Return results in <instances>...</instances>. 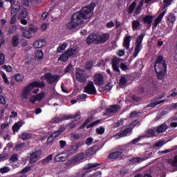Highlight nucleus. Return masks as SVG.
Wrapping results in <instances>:
<instances>
[{"mask_svg":"<svg viewBox=\"0 0 177 177\" xmlns=\"http://www.w3.org/2000/svg\"><path fill=\"white\" fill-rule=\"evenodd\" d=\"M95 8H96V3H91L90 5L82 8L80 11L75 12L71 17V21L68 24V28L70 30H74V28L80 26L84 20L91 19L93 15Z\"/></svg>","mask_w":177,"mask_h":177,"instance_id":"nucleus-1","label":"nucleus"},{"mask_svg":"<svg viewBox=\"0 0 177 177\" xmlns=\"http://www.w3.org/2000/svg\"><path fill=\"white\" fill-rule=\"evenodd\" d=\"M155 71L157 74L158 80L164 79L167 74V63L162 58V55H159L155 63Z\"/></svg>","mask_w":177,"mask_h":177,"instance_id":"nucleus-2","label":"nucleus"},{"mask_svg":"<svg viewBox=\"0 0 177 177\" xmlns=\"http://www.w3.org/2000/svg\"><path fill=\"white\" fill-rule=\"evenodd\" d=\"M34 88H45V83L35 81L24 87L22 90L23 99H27L30 95H31V92H32V89H34Z\"/></svg>","mask_w":177,"mask_h":177,"instance_id":"nucleus-3","label":"nucleus"},{"mask_svg":"<svg viewBox=\"0 0 177 177\" xmlns=\"http://www.w3.org/2000/svg\"><path fill=\"white\" fill-rule=\"evenodd\" d=\"M42 78H45L46 82L50 85H55V84H57V82L59 80H60V75L46 73L44 74V77H42Z\"/></svg>","mask_w":177,"mask_h":177,"instance_id":"nucleus-4","label":"nucleus"},{"mask_svg":"<svg viewBox=\"0 0 177 177\" xmlns=\"http://www.w3.org/2000/svg\"><path fill=\"white\" fill-rule=\"evenodd\" d=\"M143 38H145V35L143 34L140 35L137 37L136 47L133 53V57H138V55H139V53L142 50V48H143V46H142V43L143 42Z\"/></svg>","mask_w":177,"mask_h":177,"instance_id":"nucleus-5","label":"nucleus"},{"mask_svg":"<svg viewBox=\"0 0 177 177\" xmlns=\"http://www.w3.org/2000/svg\"><path fill=\"white\" fill-rule=\"evenodd\" d=\"M75 77L77 81L79 82H86V78H88V75H86V71L83 69L76 68Z\"/></svg>","mask_w":177,"mask_h":177,"instance_id":"nucleus-6","label":"nucleus"},{"mask_svg":"<svg viewBox=\"0 0 177 177\" xmlns=\"http://www.w3.org/2000/svg\"><path fill=\"white\" fill-rule=\"evenodd\" d=\"M65 131H66V127H64V126H61L57 131L53 132L48 138L47 141H46L47 145H50V143H52L53 142V140H55V139H56V138H57V136L62 135V133H63V132Z\"/></svg>","mask_w":177,"mask_h":177,"instance_id":"nucleus-7","label":"nucleus"},{"mask_svg":"<svg viewBox=\"0 0 177 177\" xmlns=\"http://www.w3.org/2000/svg\"><path fill=\"white\" fill-rule=\"evenodd\" d=\"M84 93H87L88 95H96V88L95 87L93 82H88L86 86L84 88Z\"/></svg>","mask_w":177,"mask_h":177,"instance_id":"nucleus-8","label":"nucleus"},{"mask_svg":"<svg viewBox=\"0 0 177 177\" xmlns=\"http://www.w3.org/2000/svg\"><path fill=\"white\" fill-rule=\"evenodd\" d=\"M81 115V112H77L74 115H64L63 117H57L53 120V122H55L57 124L58 122H62V121H64V120H70V118H77V117H80Z\"/></svg>","mask_w":177,"mask_h":177,"instance_id":"nucleus-9","label":"nucleus"},{"mask_svg":"<svg viewBox=\"0 0 177 177\" xmlns=\"http://www.w3.org/2000/svg\"><path fill=\"white\" fill-rule=\"evenodd\" d=\"M110 38V33L106 32L102 35H97V40L95 45H99L100 44H106L109 39Z\"/></svg>","mask_w":177,"mask_h":177,"instance_id":"nucleus-10","label":"nucleus"},{"mask_svg":"<svg viewBox=\"0 0 177 177\" xmlns=\"http://www.w3.org/2000/svg\"><path fill=\"white\" fill-rule=\"evenodd\" d=\"M41 154H42V152L39 149L37 151H35V152H32L30 154V158L29 160L30 164H35V162L38 161V159L39 158V157H41Z\"/></svg>","mask_w":177,"mask_h":177,"instance_id":"nucleus-11","label":"nucleus"},{"mask_svg":"<svg viewBox=\"0 0 177 177\" xmlns=\"http://www.w3.org/2000/svg\"><path fill=\"white\" fill-rule=\"evenodd\" d=\"M44 97H45V93L42 92L36 95H32L29 98V102L32 103V104H35V102H41Z\"/></svg>","mask_w":177,"mask_h":177,"instance_id":"nucleus-12","label":"nucleus"},{"mask_svg":"<svg viewBox=\"0 0 177 177\" xmlns=\"http://www.w3.org/2000/svg\"><path fill=\"white\" fill-rule=\"evenodd\" d=\"M120 105L114 104L110 106V107H107L106 109V112L104 113V115H109V114H114V113H117L118 110H120Z\"/></svg>","mask_w":177,"mask_h":177,"instance_id":"nucleus-13","label":"nucleus"},{"mask_svg":"<svg viewBox=\"0 0 177 177\" xmlns=\"http://www.w3.org/2000/svg\"><path fill=\"white\" fill-rule=\"evenodd\" d=\"M94 82L95 85L100 86L104 84V79L103 75L98 73L94 75Z\"/></svg>","mask_w":177,"mask_h":177,"instance_id":"nucleus-14","label":"nucleus"},{"mask_svg":"<svg viewBox=\"0 0 177 177\" xmlns=\"http://www.w3.org/2000/svg\"><path fill=\"white\" fill-rule=\"evenodd\" d=\"M109 158L111 160H124L125 159V156H122L121 153L118 152V151H116L109 153Z\"/></svg>","mask_w":177,"mask_h":177,"instance_id":"nucleus-15","label":"nucleus"},{"mask_svg":"<svg viewBox=\"0 0 177 177\" xmlns=\"http://www.w3.org/2000/svg\"><path fill=\"white\" fill-rule=\"evenodd\" d=\"M97 39V35L91 33L86 39V42L87 45H91V44H93V42L94 44H96Z\"/></svg>","mask_w":177,"mask_h":177,"instance_id":"nucleus-16","label":"nucleus"},{"mask_svg":"<svg viewBox=\"0 0 177 177\" xmlns=\"http://www.w3.org/2000/svg\"><path fill=\"white\" fill-rule=\"evenodd\" d=\"M20 10V3L19 1H14L11 5V15H17Z\"/></svg>","mask_w":177,"mask_h":177,"instance_id":"nucleus-17","label":"nucleus"},{"mask_svg":"<svg viewBox=\"0 0 177 177\" xmlns=\"http://www.w3.org/2000/svg\"><path fill=\"white\" fill-rule=\"evenodd\" d=\"M125 127H123L122 128V130L120 133H118L116 136H118V138H124L125 136H127L129 133H131L132 132V129L131 128H127L124 129Z\"/></svg>","mask_w":177,"mask_h":177,"instance_id":"nucleus-18","label":"nucleus"},{"mask_svg":"<svg viewBox=\"0 0 177 177\" xmlns=\"http://www.w3.org/2000/svg\"><path fill=\"white\" fill-rule=\"evenodd\" d=\"M142 21L145 24L148 25V27H151V24L153 23V16L146 15L142 17Z\"/></svg>","mask_w":177,"mask_h":177,"instance_id":"nucleus-19","label":"nucleus"},{"mask_svg":"<svg viewBox=\"0 0 177 177\" xmlns=\"http://www.w3.org/2000/svg\"><path fill=\"white\" fill-rule=\"evenodd\" d=\"M78 151V147L75 145V142L72 143L70 149L67 150L68 154L72 156V154H75Z\"/></svg>","mask_w":177,"mask_h":177,"instance_id":"nucleus-20","label":"nucleus"},{"mask_svg":"<svg viewBox=\"0 0 177 177\" xmlns=\"http://www.w3.org/2000/svg\"><path fill=\"white\" fill-rule=\"evenodd\" d=\"M165 13H167V10H164L162 12L158 17H157L155 19L153 27H157L159 23H161V20H162L164 16H165Z\"/></svg>","mask_w":177,"mask_h":177,"instance_id":"nucleus-21","label":"nucleus"},{"mask_svg":"<svg viewBox=\"0 0 177 177\" xmlns=\"http://www.w3.org/2000/svg\"><path fill=\"white\" fill-rule=\"evenodd\" d=\"M12 46L13 48H17L19 46V44L20 43V37L19 35H15L11 40Z\"/></svg>","mask_w":177,"mask_h":177,"instance_id":"nucleus-22","label":"nucleus"},{"mask_svg":"<svg viewBox=\"0 0 177 177\" xmlns=\"http://www.w3.org/2000/svg\"><path fill=\"white\" fill-rule=\"evenodd\" d=\"M156 136V131L153 129H149L147 130L144 134H142V138H153Z\"/></svg>","mask_w":177,"mask_h":177,"instance_id":"nucleus-23","label":"nucleus"},{"mask_svg":"<svg viewBox=\"0 0 177 177\" xmlns=\"http://www.w3.org/2000/svg\"><path fill=\"white\" fill-rule=\"evenodd\" d=\"M46 43H45V39H39L37 40L36 41H35V43L33 44V46L34 48H44V46H45Z\"/></svg>","mask_w":177,"mask_h":177,"instance_id":"nucleus-24","label":"nucleus"},{"mask_svg":"<svg viewBox=\"0 0 177 177\" xmlns=\"http://www.w3.org/2000/svg\"><path fill=\"white\" fill-rule=\"evenodd\" d=\"M119 63L120 62L116 59H112V68L113 71H115L116 73H120V67L118 66Z\"/></svg>","mask_w":177,"mask_h":177,"instance_id":"nucleus-25","label":"nucleus"},{"mask_svg":"<svg viewBox=\"0 0 177 177\" xmlns=\"http://www.w3.org/2000/svg\"><path fill=\"white\" fill-rule=\"evenodd\" d=\"M21 140L26 142V140H28L30 139H32V134L30 133L24 132L21 136Z\"/></svg>","mask_w":177,"mask_h":177,"instance_id":"nucleus-26","label":"nucleus"},{"mask_svg":"<svg viewBox=\"0 0 177 177\" xmlns=\"http://www.w3.org/2000/svg\"><path fill=\"white\" fill-rule=\"evenodd\" d=\"M92 121H93V116H89L84 122L83 124L79 127V129H84V128H85V127H86V125H88V124H91V122H92Z\"/></svg>","mask_w":177,"mask_h":177,"instance_id":"nucleus-27","label":"nucleus"},{"mask_svg":"<svg viewBox=\"0 0 177 177\" xmlns=\"http://www.w3.org/2000/svg\"><path fill=\"white\" fill-rule=\"evenodd\" d=\"M131 45V36L129 35L124 37L123 41V46L126 49H129V46Z\"/></svg>","mask_w":177,"mask_h":177,"instance_id":"nucleus-28","label":"nucleus"},{"mask_svg":"<svg viewBox=\"0 0 177 177\" xmlns=\"http://www.w3.org/2000/svg\"><path fill=\"white\" fill-rule=\"evenodd\" d=\"M168 129V125L167 124L163 123L158 127L157 132L158 133H162V132H165Z\"/></svg>","mask_w":177,"mask_h":177,"instance_id":"nucleus-29","label":"nucleus"},{"mask_svg":"<svg viewBox=\"0 0 177 177\" xmlns=\"http://www.w3.org/2000/svg\"><path fill=\"white\" fill-rule=\"evenodd\" d=\"M82 160H85V154L82 152L77 153L74 158L75 162H80V161H82Z\"/></svg>","mask_w":177,"mask_h":177,"instance_id":"nucleus-30","label":"nucleus"},{"mask_svg":"<svg viewBox=\"0 0 177 177\" xmlns=\"http://www.w3.org/2000/svg\"><path fill=\"white\" fill-rule=\"evenodd\" d=\"M28 15V12H27V10L26 8L21 9L19 10V14L18 15V19H26Z\"/></svg>","mask_w":177,"mask_h":177,"instance_id":"nucleus-31","label":"nucleus"},{"mask_svg":"<svg viewBox=\"0 0 177 177\" xmlns=\"http://www.w3.org/2000/svg\"><path fill=\"white\" fill-rule=\"evenodd\" d=\"M22 127H23V122L20 121L15 122V124L12 126L13 132H19V131H20V128Z\"/></svg>","mask_w":177,"mask_h":177,"instance_id":"nucleus-32","label":"nucleus"},{"mask_svg":"<svg viewBox=\"0 0 177 177\" xmlns=\"http://www.w3.org/2000/svg\"><path fill=\"white\" fill-rule=\"evenodd\" d=\"M65 53L69 56V57H71V56H74V55H77V48L73 47V48H68V50H66Z\"/></svg>","mask_w":177,"mask_h":177,"instance_id":"nucleus-33","label":"nucleus"},{"mask_svg":"<svg viewBox=\"0 0 177 177\" xmlns=\"http://www.w3.org/2000/svg\"><path fill=\"white\" fill-rule=\"evenodd\" d=\"M54 160H55V161H56V162H60V161L62 162H64V161H66V160H67V158H66L64 156H62V153H59L55 156Z\"/></svg>","mask_w":177,"mask_h":177,"instance_id":"nucleus-34","label":"nucleus"},{"mask_svg":"<svg viewBox=\"0 0 177 177\" xmlns=\"http://www.w3.org/2000/svg\"><path fill=\"white\" fill-rule=\"evenodd\" d=\"M167 20L168 24H174V23L176 21V17H175V15L174 14L171 13L167 16Z\"/></svg>","mask_w":177,"mask_h":177,"instance_id":"nucleus-35","label":"nucleus"},{"mask_svg":"<svg viewBox=\"0 0 177 177\" xmlns=\"http://www.w3.org/2000/svg\"><path fill=\"white\" fill-rule=\"evenodd\" d=\"M119 153H121V156H125L124 154H127V153H128V148L127 147V146L124 145H122L118 147V151Z\"/></svg>","mask_w":177,"mask_h":177,"instance_id":"nucleus-36","label":"nucleus"},{"mask_svg":"<svg viewBox=\"0 0 177 177\" xmlns=\"http://www.w3.org/2000/svg\"><path fill=\"white\" fill-rule=\"evenodd\" d=\"M67 46H68V44L66 42L63 43L62 44H60L57 48V52L58 53H62V52L66 50V48H67Z\"/></svg>","mask_w":177,"mask_h":177,"instance_id":"nucleus-37","label":"nucleus"},{"mask_svg":"<svg viewBox=\"0 0 177 177\" xmlns=\"http://www.w3.org/2000/svg\"><path fill=\"white\" fill-rule=\"evenodd\" d=\"M99 165H100V163H88L87 165H86L84 167V169L85 171H86L88 169H92V168H96V167H99Z\"/></svg>","mask_w":177,"mask_h":177,"instance_id":"nucleus-38","label":"nucleus"},{"mask_svg":"<svg viewBox=\"0 0 177 177\" xmlns=\"http://www.w3.org/2000/svg\"><path fill=\"white\" fill-rule=\"evenodd\" d=\"M136 8V1H133L127 10L128 15H132L133 13V10H135Z\"/></svg>","mask_w":177,"mask_h":177,"instance_id":"nucleus-39","label":"nucleus"},{"mask_svg":"<svg viewBox=\"0 0 177 177\" xmlns=\"http://www.w3.org/2000/svg\"><path fill=\"white\" fill-rule=\"evenodd\" d=\"M142 6H143V2L141 1L136 7L135 11H134V15H140L142 13Z\"/></svg>","mask_w":177,"mask_h":177,"instance_id":"nucleus-40","label":"nucleus"},{"mask_svg":"<svg viewBox=\"0 0 177 177\" xmlns=\"http://www.w3.org/2000/svg\"><path fill=\"white\" fill-rule=\"evenodd\" d=\"M139 27H140V21L138 20H134L132 21V29L133 31H136Z\"/></svg>","mask_w":177,"mask_h":177,"instance_id":"nucleus-41","label":"nucleus"},{"mask_svg":"<svg viewBox=\"0 0 177 177\" xmlns=\"http://www.w3.org/2000/svg\"><path fill=\"white\" fill-rule=\"evenodd\" d=\"M70 59V57L65 52L64 54L61 55V56L58 58L59 62H67Z\"/></svg>","mask_w":177,"mask_h":177,"instance_id":"nucleus-42","label":"nucleus"},{"mask_svg":"<svg viewBox=\"0 0 177 177\" xmlns=\"http://www.w3.org/2000/svg\"><path fill=\"white\" fill-rule=\"evenodd\" d=\"M14 78L17 82H21L23 80H24V75L20 74V73H17L14 75Z\"/></svg>","mask_w":177,"mask_h":177,"instance_id":"nucleus-43","label":"nucleus"},{"mask_svg":"<svg viewBox=\"0 0 177 177\" xmlns=\"http://www.w3.org/2000/svg\"><path fill=\"white\" fill-rule=\"evenodd\" d=\"M86 154V156H88V157L91 156H94V154H96V151L95 150L93 147H91L87 149Z\"/></svg>","mask_w":177,"mask_h":177,"instance_id":"nucleus-44","label":"nucleus"},{"mask_svg":"<svg viewBox=\"0 0 177 177\" xmlns=\"http://www.w3.org/2000/svg\"><path fill=\"white\" fill-rule=\"evenodd\" d=\"M140 161H142V158L140 157H135L129 160V162H131V164H132L133 165L140 162Z\"/></svg>","mask_w":177,"mask_h":177,"instance_id":"nucleus-45","label":"nucleus"},{"mask_svg":"<svg viewBox=\"0 0 177 177\" xmlns=\"http://www.w3.org/2000/svg\"><path fill=\"white\" fill-rule=\"evenodd\" d=\"M102 122V120H97L93 122H91L90 124H88L86 126V129H89V128H93V127H95V125H99Z\"/></svg>","mask_w":177,"mask_h":177,"instance_id":"nucleus-46","label":"nucleus"},{"mask_svg":"<svg viewBox=\"0 0 177 177\" xmlns=\"http://www.w3.org/2000/svg\"><path fill=\"white\" fill-rule=\"evenodd\" d=\"M35 57L37 59H39V60H41L44 58V52H42V50H38L35 54Z\"/></svg>","mask_w":177,"mask_h":177,"instance_id":"nucleus-47","label":"nucleus"},{"mask_svg":"<svg viewBox=\"0 0 177 177\" xmlns=\"http://www.w3.org/2000/svg\"><path fill=\"white\" fill-rule=\"evenodd\" d=\"M10 161H11V162H17V161H19V155H17V153H13L10 158Z\"/></svg>","mask_w":177,"mask_h":177,"instance_id":"nucleus-48","label":"nucleus"},{"mask_svg":"<svg viewBox=\"0 0 177 177\" xmlns=\"http://www.w3.org/2000/svg\"><path fill=\"white\" fill-rule=\"evenodd\" d=\"M77 126V121L73 120L70 123L66 125V128H68L69 129H74V127Z\"/></svg>","mask_w":177,"mask_h":177,"instance_id":"nucleus-49","label":"nucleus"},{"mask_svg":"<svg viewBox=\"0 0 177 177\" xmlns=\"http://www.w3.org/2000/svg\"><path fill=\"white\" fill-rule=\"evenodd\" d=\"M53 158V156L52 154L49 155L48 156H47L46 158H45L41 160L42 164L44 165L48 164L49 161H51Z\"/></svg>","mask_w":177,"mask_h":177,"instance_id":"nucleus-50","label":"nucleus"},{"mask_svg":"<svg viewBox=\"0 0 177 177\" xmlns=\"http://www.w3.org/2000/svg\"><path fill=\"white\" fill-rule=\"evenodd\" d=\"M23 37H24V38H32V35L31 34V32H30V30H24L23 32Z\"/></svg>","mask_w":177,"mask_h":177,"instance_id":"nucleus-51","label":"nucleus"},{"mask_svg":"<svg viewBox=\"0 0 177 177\" xmlns=\"http://www.w3.org/2000/svg\"><path fill=\"white\" fill-rule=\"evenodd\" d=\"M73 68H74V66H73V64H69L65 68L64 73L67 74V73H71L73 71Z\"/></svg>","mask_w":177,"mask_h":177,"instance_id":"nucleus-52","label":"nucleus"},{"mask_svg":"<svg viewBox=\"0 0 177 177\" xmlns=\"http://www.w3.org/2000/svg\"><path fill=\"white\" fill-rule=\"evenodd\" d=\"M105 129L103 127H100V128H97L95 129L96 133H97L98 135H103V133H104L105 131Z\"/></svg>","mask_w":177,"mask_h":177,"instance_id":"nucleus-53","label":"nucleus"},{"mask_svg":"<svg viewBox=\"0 0 177 177\" xmlns=\"http://www.w3.org/2000/svg\"><path fill=\"white\" fill-rule=\"evenodd\" d=\"M17 30V25H12V27H10L8 30V33L10 35L13 34L15 31Z\"/></svg>","mask_w":177,"mask_h":177,"instance_id":"nucleus-54","label":"nucleus"},{"mask_svg":"<svg viewBox=\"0 0 177 177\" xmlns=\"http://www.w3.org/2000/svg\"><path fill=\"white\" fill-rule=\"evenodd\" d=\"M92 67H93V63L91 61H88L86 64H85V68L86 70H91Z\"/></svg>","mask_w":177,"mask_h":177,"instance_id":"nucleus-55","label":"nucleus"},{"mask_svg":"<svg viewBox=\"0 0 177 177\" xmlns=\"http://www.w3.org/2000/svg\"><path fill=\"white\" fill-rule=\"evenodd\" d=\"M127 82H128V80H127V78L125 77H122L120 79V84L122 86H124V85H126Z\"/></svg>","mask_w":177,"mask_h":177,"instance_id":"nucleus-56","label":"nucleus"},{"mask_svg":"<svg viewBox=\"0 0 177 177\" xmlns=\"http://www.w3.org/2000/svg\"><path fill=\"white\" fill-rule=\"evenodd\" d=\"M94 150L95 151L96 153H97V151H99V150H101L102 147H103V145L100 143H98L95 145H94L93 147Z\"/></svg>","mask_w":177,"mask_h":177,"instance_id":"nucleus-57","label":"nucleus"},{"mask_svg":"<svg viewBox=\"0 0 177 177\" xmlns=\"http://www.w3.org/2000/svg\"><path fill=\"white\" fill-rule=\"evenodd\" d=\"M170 164H171L172 167H177V155H176L174 159L170 161Z\"/></svg>","mask_w":177,"mask_h":177,"instance_id":"nucleus-58","label":"nucleus"},{"mask_svg":"<svg viewBox=\"0 0 177 177\" xmlns=\"http://www.w3.org/2000/svg\"><path fill=\"white\" fill-rule=\"evenodd\" d=\"M93 143V138L91 137L88 138L85 141V145L87 146H91Z\"/></svg>","mask_w":177,"mask_h":177,"instance_id":"nucleus-59","label":"nucleus"},{"mask_svg":"<svg viewBox=\"0 0 177 177\" xmlns=\"http://www.w3.org/2000/svg\"><path fill=\"white\" fill-rule=\"evenodd\" d=\"M10 171V168L9 167H4L1 169H0L1 174H6Z\"/></svg>","mask_w":177,"mask_h":177,"instance_id":"nucleus-60","label":"nucleus"},{"mask_svg":"<svg viewBox=\"0 0 177 177\" xmlns=\"http://www.w3.org/2000/svg\"><path fill=\"white\" fill-rule=\"evenodd\" d=\"M5 64V54L0 53V66Z\"/></svg>","mask_w":177,"mask_h":177,"instance_id":"nucleus-61","label":"nucleus"},{"mask_svg":"<svg viewBox=\"0 0 177 177\" xmlns=\"http://www.w3.org/2000/svg\"><path fill=\"white\" fill-rule=\"evenodd\" d=\"M31 169V167L28 166L21 170L19 174H27Z\"/></svg>","mask_w":177,"mask_h":177,"instance_id":"nucleus-62","label":"nucleus"},{"mask_svg":"<svg viewBox=\"0 0 177 177\" xmlns=\"http://www.w3.org/2000/svg\"><path fill=\"white\" fill-rule=\"evenodd\" d=\"M120 67L123 71H128L129 70L128 66L125 63H121Z\"/></svg>","mask_w":177,"mask_h":177,"instance_id":"nucleus-63","label":"nucleus"},{"mask_svg":"<svg viewBox=\"0 0 177 177\" xmlns=\"http://www.w3.org/2000/svg\"><path fill=\"white\" fill-rule=\"evenodd\" d=\"M23 147H24V142L17 144L15 145V149H16L17 151H20V150H21V149Z\"/></svg>","mask_w":177,"mask_h":177,"instance_id":"nucleus-64","label":"nucleus"}]
</instances>
